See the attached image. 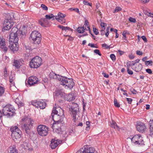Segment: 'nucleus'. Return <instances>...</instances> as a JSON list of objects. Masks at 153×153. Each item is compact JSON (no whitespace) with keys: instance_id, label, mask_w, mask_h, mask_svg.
Here are the masks:
<instances>
[{"instance_id":"1","label":"nucleus","mask_w":153,"mask_h":153,"mask_svg":"<svg viewBox=\"0 0 153 153\" xmlns=\"http://www.w3.org/2000/svg\"><path fill=\"white\" fill-rule=\"evenodd\" d=\"M18 29L16 27H13L11 30L9 35L10 45L9 47L13 52L18 50L19 38L17 36Z\"/></svg>"},{"instance_id":"2","label":"nucleus","mask_w":153,"mask_h":153,"mask_svg":"<svg viewBox=\"0 0 153 153\" xmlns=\"http://www.w3.org/2000/svg\"><path fill=\"white\" fill-rule=\"evenodd\" d=\"M60 84L62 85L66 89H72L75 84L73 79L66 77H63L61 79Z\"/></svg>"},{"instance_id":"3","label":"nucleus","mask_w":153,"mask_h":153,"mask_svg":"<svg viewBox=\"0 0 153 153\" xmlns=\"http://www.w3.org/2000/svg\"><path fill=\"white\" fill-rule=\"evenodd\" d=\"M42 64V58L39 56H36L32 59L29 62V66L32 68H37Z\"/></svg>"},{"instance_id":"4","label":"nucleus","mask_w":153,"mask_h":153,"mask_svg":"<svg viewBox=\"0 0 153 153\" xmlns=\"http://www.w3.org/2000/svg\"><path fill=\"white\" fill-rule=\"evenodd\" d=\"M15 110L14 107L10 104H7L3 107L2 112L4 115L7 117L12 116L13 115Z\"/></svg>"},{"instance_id":"5","label":"nucleus","mask_w":153,"mask_h":153,"mask_svg":"<svg viewBox=\"0 0 153 153\" xmlns=\"http://www.w3.org/2000/svg\"><path fill=\"white\" fill-rule=\"evenodd\" d=\"M41 35L38 31H33L30 35V39H31L34 44H39L41 42Z\"/></svg>"},{"instance_id":"6","label":"nucleus","mask_w":153,"mask_h":153,"mask_svg":"<svg viewBox=\"0 0 153 153\" xmlns=\"http://www.w3.org/2000/svg\"><path fill=\"white\" fill-rule=\"evenodd\" d=\"M57 112L55 109H53L51 115L52 119L54 121L53 124L54 126H55L56 125H61L62 123V121L60 119L61 117L57 115L58 113Z\"/></svg>"},{"instance_id":"7","label":"nucleus","mask_w":153,"mask_h":153,"mask_svg":"<svg viewBox=\"0 0 153 153\" xmlns=\"http://www.w3.org/2000/svg\"><path fill=\"white\" fill-rule=\"evenodd\" d=\"M79 108L78 104L75 103L73 104V105L71 108H69V111H70V114H71L73 117V120L74 122L76 120V116L79 111Z\"/></svg>"},{"instance_id":"8","label":"nucleus","mask_w":153,"mask_h":153,"mask_svg":"<svg viewBox=\"0 0 153 153\" xmlns=\"http://www.w3.org/2000/svg\"><path fill=\"white\" fill-rule=\"evenodd\" d=\"M38 134L42 136H46L48 133V127L43 125H39L37 128Z\"/></svg>"},{"instance_id":"9","label":"nucleus","mask_w":153,"mask_h":153,"mask_svg":"<svg viewBox=\"0 0 153 153\" xmlns=\"http://www.w3.org/2000/svg\"><path fill=\"white\" fill-rule=\"evenodd\" d=\"M95 149L89 146L85 145L78 150L76 153H94Z\"/></svg>"},{"instance_id":"10","label":"nucleus","mask_w":153,"mask_h":153,"mask_svg":"<svg viewBox=\"0 0 153 153\" xmlns=\"http://www.w3.org/2000/svg\"><path fill=\"white\" fill-rule=\"evenodd\" d=\"M12 18H7V19H5L3 23V29L4 30H9L13 26L14 22L11 21V19Z\"/></svg>"},{"instance_id":"11","label":"nucleus","mask_w":153,"mask_h":153,"mask_svg":"<svg viewBox=\"0 0 153 153\" xmlns=\"http://www.w3.org/2000/svg\"><path fill=\"white\" fill-rule=\"evenodd\" d=\"M131 141L134 145L140 144L143 143L142 137L139 134L134 136L131 139Z\"/></svg>"},{"instance_id":"12","label":"nucleus","mask_w":153,"mask_h":153,"mask_svg":"<svg viewBox=\"0 0 153 153\" xmlns=\"http://www.w3.org/2000/svg\"><path fill=\"white\" fill-rule=\"evenodd\" d=\"M31 121L27 123H25L21 126L22 129L25 130V132L27 134L30 133V129L32 127L33 124L34 123V121Z\"/></svg>"},{"instance_id":"13","label":"nucleus","mask_w":153,"mask_h":153,"mask_svg":"<svg viewBox=\"0 0 153 153\" xmlns=\"http://www.w3.org/2000/svg\"><path fill=\"white\" fill-rule=\"evenodd\" d=\"M31 103L37 108H39L41 109H43L46 107V103L42 101H33L31 102Z\"/></svg>"},{"instance_id":"14","label":"nucleus","mask_w":153,"mask_h":153,"mask_svg":"<svg viewBox=\"0 0 153 153\" xmlns=\"http://www.w3.org/2000/svg\"><path fill=\"white\" fill-rule=\"evenodd\" d=\"M7 49L5 39L0 36V50L6 52Z\"/></svg>"},{"instance_id":"15","label":"nucleus","mask_w":153,"mask_h":153,"mask_svg":"<svg viewBox=\"0 0 153 153\" xmlns=\"http://www.w3.org/2000/svg\"><path fill=\"white\" fill-rule=\"evenodd\" d=\"M62 143V140L58 139H53L51 141V143L50 145L52 149H54L56 148L58 145Z\"/></svg>"},{"instance_id":"16","label":"nucleus","mask_w":153,"mask_h":153,"mask_svg":"<svg viewBox=\"0 0 153 153\" xmlns=\"http://www.w3.org/2000/svg\"><path fill=\"white\" fill-rule=\"evenodd\" d=\"M38 80V78L37 77L32 76L29 77L27 82L30 86H31L36 84Z\"/></svg>"},{"instance_id":"17","label":"nucleus","mask_w":153,"mask_h":153,"mask_svg":"<svg viewBox=\"0 0 153 153\" xmlns=\"http://www.w3.org/2000/svg\"><path fill=\"white\" fill-rule=\"evenodd\" d=\"M21 134L22 132L20 130H19L18 131H17V132L15 131L12 133L11 136L13 140L15 141V140L19 139L21 137Z\"/></svg>"},{"instance_id":"18","label":"nucleus","mask_w":153,"mask_h":153,"mask_svg":"<svg viewBox=\"0 0 153 153\" xmlns=\"http://www.w3.org/2000/svg\"><path fill=\"white\" fill-rule=\"evenodd\" d=\"M146 128L145 124L143 123L139 122L136 126L137 130L139 132H143Z\"/></svg>"},{"instance_id":"19","label":"nucleus","mask_w":153,"mask_h":153,"mask_svg":"<svg viewBox=\"0 0 153 153\" xmlns=\"http://www.w3.org/2000/svg\"><path fill=\"white\" fill-rule=\"evenodd\" d=\"M65 94L63 89H57L53 93V96H64Z\"/></svg>"},{"instance_id":"20","label":"nucleus","mask_w":153,"mask_h":153,"mask_svg":"<svg viewBox=\"0 0 153 153\" xmlns=\"http://www.w3.org/2000/svg\"><path fill=\"white\" fill-rule=\"evenodd\" d=\"M142 68V65L140 63H139L138 64L135 65L132 68V69L137 72H138L141 71Z\"/></svg>"},{"instance_id":"21","label":"nucleus","mask_w":153,"mask_h":153,"mask_svg":"<svg viewBox=\"0 0 153 153\" xmlns=\"http://www.w3.org/2000/svg\"><path fill=\"white\" fill-rule=\"evenodd\" d=\"M39 23L42 26L45 27L47 24V21L46 19L42 18L39 20Z\"/></svg>"},{"instance_id":"22","label":"nucleus","mask_w":153,"mask_h":153,"mask_svg":"<svg viewBox=\"0 0 153 153\" xmlns=\"http://www.w3.org/2000/svg\"><path fill=\"white\" fill-rule=\"evenodd\" d=\"M110 126L114 129H117L118 130H120V128L117 126L116 123L113 120H112L111 122H110Z\"/></svg>"},{"instance_id":"23","label":"nucleus","mask_w":153,"mask_h":153,"mask_svg":"<svg viewBox=\"0 0 153 153\" xmlns=\"http://www.w3.org/2000/svg\"><path fill=\"white\" fill-rule=\"evenodd\" d=\"M55 109L56 111L58 112V114L57 115L59 116L60 117H62L64 114L63 110L61 108H56L54 107L53 109Z\"/></svg>"},{"instance_id":"24","label":"nucleus","mask_w":153,"mask_h":153,"mask_svg":"<svg viewBox=\"0 0 153 153\" xmlns=\"http://www.w3.org/2000/svg\"><path fill=\"white\" fill-rule=\"evenodd\" d=\"M149 135H153V120H150L149 123Z\"/></svg>"},{"instance_id":"25","label":"nucleus","mask_w":153,"mask_h":153,"mask_svg":"<svg viewBox=\"0 0 153 153\" xmlns=\"http://www.w3.org/2000/svg\"><path fill=\"white\" fill-rule=\"evenodd\" d=\"M58 28L61 29L62 30L66 31L67 30L72 31V29L68 27H65L61 25H58L57 26Z\"/></svg>"},{"instance_id":"26","label":"nucleus","mask_w":153,"mask_h":153,"mask_svg":"<svg viewBox=\"0 0 153 153\" xmlns=\"http://www.w3.org/2000/svg\"><path fill=\"white\" fill-rule=\"evenodd\" d=\"M10 153H18L17 150L15 146L14 145L11 146H10Z\"/></svg>"},{"instance_id":"27","label":"nucleus","mask_w":153,"mask_h":153,"mask_svg":"<svg viewBox=\"0 0 153 153\" xmlns=\"http://www.w3.org/2000/svg\"><path fill=\"white\" fill-rule=\"evenodd\" d=\"M64 99L69 102H71L75 100V96H64Z\"/></svg>"},{"instance_id":"28","label":"nucleus","mask_w":153,"mask_h":153,"mask_svg":"<svg viewBox=\"0 0 153 153\" xmlns=\"http://www.w3.org/2000/svg\"><path fill=\"white\" fill-rule=\"evenodd\" d=\"M22 121L25 122V123H27L31 122V121L33 120L30 118H28L26 117H24L22 119Z\"/></svg>"},{"instance_id":"29","label":"nucleus","mask_w":153,"mask_h":153,"mask_svg":"<svg viewBox=\"0 0 153 153\" xmlns=\"http://www.w3.org/2000/svg\"><path fill=\"white\" fill-rule=\"evenodd\" d=\"M13 65L15 66L17 69L19 68L20 66L19 62L17 60H15L14 61Z\"/></svg>"},{"instance_id":"30","label":"nucleus","mask_w":153,"mask_h":153,"mask_svg":"<svg viewBox=\"0 0 153 153\" xmlns=\"http://www.w3.org/2000/svg\"><path fill=\"white\" fill-rule=\"evenodd\" d=\"M66 16V15L63 14L60 12H59L58 14V16H56L55 18L56 19L58 18L59 19H64Z\"/></svg>"},{"instance_id":"31","label":"nucleus","mask_w":153,"mask_h":153,"mask_svg":"<svg viewBox=\"0 0 153 153\" xmlns=\"http://www.w3.org/2000/svg\"><path fill=\"white\" fill-rule=\"evenodd\" d=\"M86 29V28L84 27H78L77 29V31L79 33H83L85 31V29Z\"/></svg>"},{"instance_id":"32","label":"nucleus","mask_w":153,"mask_h":153,"mask_svg":"<svg viewBox=\"0 0 153 153\" xmlns=\"http://www.w3.org/2000/svg\"><path fill=\"white\" fill-rule=\"evenodd\" d=\"M23 100V96H18V97L16 98L15 100V102L16 103L18 104L19 102H21V101H22Z\"/></svg>"},{"instance_id":"33","label":"nucleus","mask_w":153,"mask_h":153,"mask_svg":"<svg viewBox=\"0 0 153 153\" xmlns=\"http://www.w3.org/2000/svg\"><path fill=\"white\" fill-rule=\"evenodd\" d=\"M19 130H20L16 126H12L10 128V130L12 133L15 131L17 132V131H18Z\"/></svg>"},{"instance_id":"34","label":"nucleus","mask_w":153,"mask_h":153,"mask_svg":"<svg viewBox=\"0 0 153 153\" xmlns=\"http://www.w3.org/2000/svg\"><path fill=\"white\" fill-rule=\"evenodd\" d=\"M63 76H59V75L56 74H55L54 75V77H53V79H56L59 81V82H61V79H62V78Z\"/></svg>"},{"instance_id":"35","label":"nucleus","mask_w":153,"mask_h":153,"mask_svg":"<svg viewBox=\"0 0 153 153\" xmlns=\"http://www.w3.org/2000/svg\"><path fill=\"white\" fill-rule=\"evenodd\" d=\"M114 106L117 107L119 108L120 107V103L117 102V100L115 98L114 99Z\"/></svg>"},{"instance_id":"36","label":"nucleus","mask_w":153,"mask_h":153,"mask_svg":"<svg viewBox=\"0 0 153 153\" xmlns=\"http://www.w3.org/2000/svg\"><path fill=\"white\" fill-rule=\"evenodd\" d=\"M54 17V15L52 14H50L49 15H46L45 16L46 19L50 20Z\"/></svg>"},{"instance_id":"37","label":"nucleus","mask_w":153,"mask_h":153,"mask_svg":"<svg viewBox=\"0 0 153 153\" xmlns=\"http://www.w3.org/2000/svg\"><path fill=\"white\" fill-rule=\"evenodd\" d=\"M127 67L128 66L130 67L131 66H134L135 65V63H134V62H133V61H128L127 62Z\"/></svg>"},{"instance_id":"38","label":"nucleus","mask_w":153,"mask_h":153,"mask_svg":"<svg viewBox=\"0 0 153 153\" xmlns=\"http://www.w3.org/2000/svg\"><path fill=\"white\" fill-rule=\"evenodd\" d=\"M56 19L59 22L61 23V24H63L64 23H65V19H59L57 18Z\"/></svg>"},{"instance_id":"39","label":"nucleus","mask_w":153,"mask_h":153,"mask_svg":"<svg viewBox=\"0 0 153 153\" xmlns=\"http://www.w3.org/2000/svg\"><path fill=\"white\" fill-rule=\"evenodd\" d=\"M126 32V31H124L122 33V35L123 36V39H126V35L127 34H129V33Z\"/></svg>"},{"instance_id":"40","label":"nucleus","mask_w":153,"mask_h":153,"mask_svg":"<svg viewBox=\"0 0 153 153\" xmlns=\"http://www.w3.org/2000/svg\"><path fill=\"white\" fill-rule=\"evenodd\" d=\"M122 10V8L119 7H116L114 11H113V13H117Z\"/></svg>"},{"instance_id":"41","label":"nucleus","mask_w":153,"mask_h":153,"mask_svg":"<svg viewBox=\"0 0 153 153\" xmlns=\"http://www.w3.org/2000/svg\"><path fill=\"white\" fill-rule=\"evenodd\" d=\"M4 92V87L0 86V96H2Z\"/></svg>"},{"instance_id":"42","label":"nucleus","mask_w":153,"mask_h":153,"mask_svg":"<svg viewBox=\"0 0 153 153\" xmlns=\"http://www.w3.org/2000/svg\"><path fill=\"white\" fill-rule=\"evenodd\" d=\"M152 60L146 61H145V64L146 65H152Z\"/></svg>"},{"instance_id":"43","label":"nucleus","mask_w":153,"mask_h":153,"mask_svg":"<svg viewBox=\"0 0 153 153\" xmlns=\"http://www.w3.org/2000/svg\"><path fill=\"white\" fill-rule=\"evenodd\" d=\"M69 10L71 11H74L76 12L79 13V9L77 8H74L73 7H71L69 8Z\"/></svg>"},{"instance_id":"44","label":"nucleus","mask_w":153,"mask_h":153,"mask_svg":"<svg viewBox=\"0 0 153 153\" xmlns=\"http://www.w3.org/2000/svg\"><path fill=\"white\" fill-rule=\"evenodd\" d=\"M102 47L105 48V49H108L110 48V45H108L105 43H104L102 44Z\"/></svg>"},{"instance_id":"45","label":"nucleus","mask_w":153,"mask_h":153,"mask_svg":"<svg viewBox=\"0 0 153 153\" xmlns=\"http://www.w3.org/2000/svg\"><path fill=\"white\" fill-rule=\"evenodd\" d=\"M83 4L85 5H87L91 6L92 4L91 3L88 2V1H86L84 0L83 1Z\"/></svg>"},{"instance_id":"46","label":"nucleus","mask_w":153,"mask_h":153,"mask_svg":"<svg viewBox=\"0 0 153 153\" xmlns=\"http://www.w3.org/2000/svg\"><path fill=\"white\" fill-rule=\"evenodd\" d=\"M129 21L131 22L135 23L136 22V19L132 17H130L129 18Z\"/></svg>"},{"instance_id":"47","label":"nucleus","mask_w":153,"mask_h":153,"mask_svg":"<svg viewBox=\"0 0 153 153\" xmlns=\"http://www.w3.org/2000/svg\"><path fill=\"white\" fill-rule=\"evenodd\" d=\"M110 57L113 61H115L116 60V57L114 54H112L110 55Z\"/></svg>"},{"instance_id":"48","label":"nucleus","mask_w":153,"mask_h":153,"mask_svg":"<svg viewBox=\"0 0 153 153\" xmlns=\"http://www.w3.org/2000/svg\"><path fill=\"white\" fill-rule=\"evenodd\" d=\"M55 73L53 72H51L49 74V77L51 79H53Z\"/></svg>"},{"instance_id":"49","label":"nucleus","mask_w":153,"mask_h":153,"mask_svg":"<svg viewBox=\"0 0 153 153\" xmlns=\"http://www.w3.org/2000/svg\"><path fill=\"white\" fill-rule=\"evenodd\" d=\"M127 72L129 74L132 75L133 74V71L129 69V67H127Z\"/></svg>"},{"instance_id":"50","label":"nucleus","mask_w":153,"mask_h":153,"mask_svg":"<svg viewBox=\"0 0 153 153\" xmlns=\"http://www.w3.org/2000/svg\"><path fill=\"white\" fill-rule=\"evenodd\" d=\"M87 126L86 127V129L88 130L90 128V122L89 121H86V123Z\"/></svg>"},{"instance_id":"51","label":"nucleus","mask_w":153,"mask_h":153,"mask_svg":"<svg viewBox=\"0 0 153 153\" xmlns=\"http://www.w3.org/2000/svg\"><path fill=\"white\" fill-rule=\"evenodd\" d=\"M94 52L95 53H96V54H97L99 55L100 56H101V54L100 53V51L98 49H95L94 51Z\"/></svg>"},{"instance_id":"52","label":"nucleus","mask_w":153,"mask_h":153,"mask_svg":"<svg viewBox=\"0 0 153 153\" xmlns=\"http://www.w3.org/2000/svg\"><path fill=\"white\" fill-rule=\"evenodd\" d=\"M105 28H102V29L100 30V33L101 35L102 36L104 35L105 34Z\"/></svg>"},{"instance_id":"53","label":"nucleus","mask_w":153,"mask_h":153,"mask_svg":"<svg viewBox=\"0 0 153 153\" xmlns=\"http://www.w3.org/2000/svg\"><path fill=\"white\" fill-rule=\"evenodd\" d=\"M41 7L42 8L43 10H48V7L44 4H42L41 5Z\"/></svg>"},{"instance_id":"54","label":"nucleus","mask_w":153,"mask_h":153,"mask_svg":"<svg viewBox=\"0 0 153 153\" xmlns=\"http://www.w3.org/2000/svg\"><path fill=\"white\" fill-rule=\"evenodd\" d=\"M24 101L23 100H22V101H21L20 102H19V103L17 104L19 107H22L25 104L24 103Z\"/></svg>"},{"instance_id":"55","label":"nucleus","mask_w":153,"mask_h":153,"mask_svg":"<svg viewBox=\"0 0 153 153\" xmlns=\"http://www.w3.org/2000/svg\"><path fill=\"white\" fill-rule=\"evenodd\" d=\"M93 31L94 33L96 35H97L99 34L98 30L96 28H93Z\"/></svg>"},{"instance_id":"56","label":"nucleus","mask_w":153,"mask_h":153,"mask_svg":"<svg viewBox=\"0 0 153 153\" xmlns=\"http://www.w3.org/2000/svg\"><path fill=\"white\" fill-rule=\"evenodd\" d=\"M106 25V24L105 23L102 22L100 23V26L102 28H105V27Z\"/></svg>"},{"instance_id":"57","label":"nucleus","mask_w":153,"mask_h":153,"mask_svg":"<svg viewBox=\"0 0 153 153\" xmlns=\"http://www.w3.org/2000/svg\"><path fill=\"white\" fill-rule=\"evenodd\" d=\"M88 23H89L88 21L87 20H85V24H84L83 26L85 28H86V27H87V26H88Z\"/></svg>"},{"instance_id":"58","label":"nucleus","mask_w":153,"mask_h":153,"mask_svg":"<svg viewBox=\"0 0 153 153\" xmlns=\"http://www.w3.org/2000/svg\"><path fill=\"white\" fill-rule=\"evenodd\" d=\"M126 100L128 104H131L132 101V100L131 98H126Z\"/></svg>"},{"instance_id":"59","label":"nucleus","mask_w":153,"mask_h":153,"mask_svg":"<svg viewBox=\"0 0 153 153\" xmlns=\"http://www.w3.org/2000/svg\"><path fill=\"white\" fill-rule=\"evenodd\" d=\"M88 46H90L91 48H98V47L97 46H95L94 44H91V43H89L88 44Z\"/></svg>"},{"instance_id":"60","label":"nucleus","mask_w":153,"mask_h":153,"mask_svg":"<svg viewBox=\"0 0 153 153\" xmlns=\"http://www.w3.org/2000/svg\"><path fill=\"white\" fill-rule=\"evenodd\" d=\"M136 54L139 55H142L143 54V53L140 51L138 50L136 51Z\"/></svg>"},{"instance_id":"61","label":"nucleus","mask_w":153,"mask_h":153,"mask_svg":"<svg viewBox=\"0 0 153 153\" xmlns=\"http://www.w3.org/2000/svg\"><path fill=\"white\" fill-rule=\"evenodd\" d=\"M146 71L149 74H152V71L149 68H148L146 69Z\"/></svg>"},{"instance_id":"62","label":"nucleus","mask_w":153,"mask_h":153,"mask_svg":"<svg viewBox=\"0 0 153 153\" xmlns=\"http://www.w3.org/2000/svg\"><path fill=\"white\" fill-rule=\"evenodd\" d=\"M4 76L5 77H7V70L6 68H5L4 69Z\"/></svg>"},{"instance_id":"63","label":"nucleus","mask_w":153,"mask_h":153,"mask_svg":"<svg viewBox=\"0 0 153 153\" xmlns=\"http://www.w3.org/2000/svg\"><path fill=\"white\" fill-rule=\"evenodd\" d=\"M128 57L130 59H132L134 58L135 56L131 54L128 55Z\"/></svg>"},{"instance_id":"64","label":"nucleus","mask_w":153,"mask_h":153,"mask_svg":"<svg viewBox=\"0 0 153 153\" xmlns=\"http://www.w3.org/2000/svg\"><path fill=\"white\" fill-rule=\"evenodd\" d=\"M88 34L87 33H85L83 34V35H79L78 36V37L79 38H81L82 37H84V36H87Z\"/></svg>"}]
</instances>
